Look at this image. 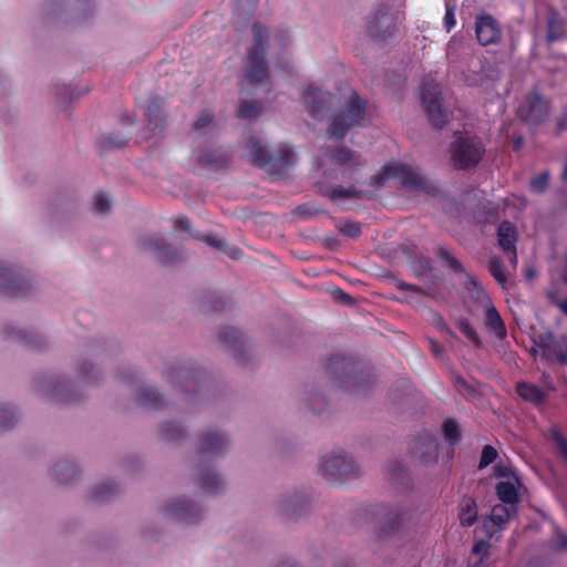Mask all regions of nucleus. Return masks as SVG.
I'll return each mask as SVG.
<instances>
[{"label":"nucleus","mask_w":567,"mask_h":567,"mask_svg":"<svg viewBox=\"0 0 567 567\" xmlns=\"http://www.w3.org/2000/svg\"><path fill=\"white\" fill-rule=\"evenodd\" d=\"M117 347L115 342H111L104 338L95 339L92 342H89L84 349L83 354L85 355H101L111 351L113 348Z\"/></svg>","instance_id":"obj_44"},{"label":"nucleus","mask_w":567,"mask_h":567,"mask_svg":"<svg viewBox=\"0 0 567 567\" xmlns=\"http://www.w3.org/2000/svg\"><path fill=\"white\" fill-rule=\"evenodd\" d=\"M421 102L424 113L435 128H442L449 122V112L443 105L441 87L437 83L425 82L421 90Z\"/></svg>","instance_id":"obj_11"},{"label":"nucleus","mask_w":567,"mask_h":567,"mask_svg":"<svg viewBox=\"0 0 567 567\" xmlns=\"http://www.w3.org/2000/svg\"><path fill=\"white\" fill-rule=\"evenodd\" d=\"M195 483L205 493L213 496L224 493L227 487L224 476L212 465H204L197 468Z\"/></svg>","instance_id":"obj_22"},{"label":"nucleus","mask_w":567,"mask_h":567,"mask_svg":"<svg viewBox=\"0 0 567 567\" xmlns=\"http://www.w3.org/2000/svg\"><path fill=\"white\" fill-rule=\"evenodd\" d=\"M553 439L555 441L558 454L567 464V440L558 431H554Z\"/></svg>","instance_id":"obj_60"},{"label":"nucleus","mask_w":567,"mask_h":567,"mask_svg":"<svg viewBox=\"0 0 567 567\" xmlns=\"http://www.w3.org/2000/svg\"><path fill=\"white\" fill-rule=\"evenodd\" d=\"M45 7L48 14L53 18L70 17L84 20L93 12L90 0H48Z\"/></svg>","instance_id":"obj_18"},{"label":"nucleus","mask_w":567,"mask_h":567,"mask_svg":"<svg viewBox=\"0 0 567 567\" xmlns=\"http://www.w3.org/2000/svg\"><path fill=\"white\" fill-rule=\"evenodd\" d=\"M127 141L128 138L125 136L107 135L102 137L101 145L106 150L122 148L126 145Z\"/></svg>","instance_id":"obj_56"},{"label":"nucleus","mask_w":567,"mask_h":567,"mask_svg":"<svg viewBox=\"0 0 567 567\" xmlns=\"http://www.w3.org/2000/svg\"><path fill=\"white\" fill-rule=\"evenodd\" d=\"M228 162V155L219 151H203L198 156V163L204 167L220 168Z\"/></svg>","instance_id":"obj_38"},{"label":"nucleus","mask_w":567,"mask_h":567,"mask_svg":"<svg viewBox=\"0 0 567 567\" xmlns=\"http://www.w3.org/2000/svg\"><path fill=\"white\" fill-rule=\"evenodd\" d=\"M137 244L142 251L163 265H174L185 259L183 251L174 249L165 238L154 234L141 236Z\"/></svg>","instance_id":"obj_12"},{"label":"nucleus","mask_w":567,"mask_h":567,"mask_svg":"<svg viewBox=\"0 0 567 567\" xmlns=\"http://www.w3.org/2000/svg\"><path fill=\"white\" fill-rule=\"evenodd\" d=\"M440 453V445L434 436L422 437L414 450L415 456L424 464L436 462Z\"/></svg>","instance_id":"obj_29"},{"label":"nucleus","mask_w":567,"mask_h":567,"mask_svg":"<svg viewBox=\"0 0 567 567\" xmlns=\"http://www.w3.org/2000/svg\"><path fill=\"white\" fill-rule=\"evenodd\" d=\"M517 392L519 396H522L524 400L536 404L543 403L546 398L542 389L534 384L525 382L517 384Z\"/></svg>","instance_id":"obj_42"},{"label":"nucleus","mask_w":567,"mask_h":567,"mask_svg":"<svg viewBox=\"0 0 567 567\" xmlns=\"http://www.w3.org/2000/svg\"><path fill=\"white\" fill-rule=\"evenodd\" d=\"M414 508L410 504H398L385 515L380 528V538L396 533L401 526L411 519Z\"/></svg>","instance_id":"obj_23"},{"label":"nucleus","mask_w":567,"mask_h":567,"mask_svg":"<svg viewBox=\"0 0 567 567\" xmlns=\"http://www.w3.org/2000/svg\"><path fill=\"white\" fill-rule=\"evenodd\" d=\"M546 355H554L560 364L567 363V339L556 338L545 352Z\"/></svg>","instance_id":"obj_47"},{"label":"nucleus","mask_w":567,"mask_h":567,"mask_svg":"<svg viewBox=\"0 0 567 567\" xmlns=\"http://www.w3.org/2000/svg\"><path fill=\"white\" fill-rule=\"evenodd\" d=\"M460 522L462 526H472L477 518L476 503L473 498H463L460 504Z\"/></svg>","instance_id":"obj_40"},{"label":"nucleus","mask_w":567,"mask_h":567,"mask_svg":"<svg viewBox=\"0 0 567 567\" xmlns=\"http://www.w3.org/2000/svg\"><path fill=\"white\" fill-rule=\"evenodd\" d=\"M468 281L472 285L470 292L474 299H476L483 307H485L488 302H492L485 290L480 287L475 280L468 278Z\"/></svg>","instance_id":"obj_57"},{"label":"nucleus","mask_w":567,"mask_h":567,"mask_svg":"<svg viewBox=\"0 0 567 567\" xmlns=\"http://www.w3.org/2000/svg\"><path fill=\"white\" fill-rule=\"evenodd\" d=\"M338 228L341 234L349 236L351 238H357L361 235V225L355 221H343L338 226Z\"/></svg>","instance_id":"obj_55"},{"label":"nucleus","mask_w":567,"mask_h":567,"mask_svg":"<svg viewBox=\"0 0 567 567\" xmlns=\"http://www.w3.org/2000/svg\"><path fill=\"white\" fill-rule=\"evenodd\" d=\"M254 44L248 50L243 66L244 80L251 85H267L268 70L266 64V44L268 42V30L255 23L252 27Z\"/></svg>","instance_id":"obj_3"},{"label":"nucleus","mask_w":567,"mask_h":567,"mask_svg":"<svg viewBox=\"0 0 567 567\" xmlns=\"http://www.w3.org/2000/svg\"><path fill=\"white\" fill-rule=\"evenodd\" d=\"M19 419L20 414L14 405L0 403V432L12 430Z\"/></svg>","instance_id":"obj_37"},{"label":"nucleus","mask_w":567,"mask_h":567,"mask_svg":"<svg viewBox=\"0 0 567 567\" xmlns=\"http://www.w3.org/2000/svg\"><path fill=\"white\" fill-rule=\"evenodd\" d=\"M566 22L557 12H550L547 18L546 42L550 45L555 41L564 38Z\"/></svg>","instance_id":"obj_34"},{"label":"nucleus","mask_w":567,"mask_h":567,"mask_svg":"<svg viewBox=\"0 0 567 567\" xmlns=\"http://www.w3.org/2000/svg\"><path fill=\"white\" fill-rule=\"evenodd\" d=\"M362 473L360 464L351 455L343 452L333 453L322 458L318 465V474L329 482L357 478Z\"/></svg>","instance_id":"obj_8"},{"label":"nucleus","mask_w":567,"mask_h":567,"mask_svg":"<svg viewBox=\"0 0 567 567\" xmlns=\"http://www.w3.org/2000/svg\"><path fill=\"white\" fill-rule=\"evenodd\" d=\"M32 286L20 272L0 265V291L10 297H23L30 293Z\"/></svg>","instance_id":"obj_21"},{"label":"nucleus","mask_w":567,"mask_h":567,"mask_svg":"<svg viewBox=\"0 0 567 567\" xmlns=\"http://www.w3.org/2000/svg\"><path fill=\"white\" fill-rule=\"evenodd\" d=\"M231 443V436L228 432L213 427L203 431L198 440L197 450L200 454L217 458L228 452Z\"/></svg>","instance_id":"obj_17"},{"label":"nucleus","mask_w":567,"mask_h":567,"mask_svg":"<svg viewBox=\"0 0 567 567\" xmlns=\"http://www.w3.org/2000/svg\"><path fill=\"white\" fill-rule=\"evenodd\" d=\"M102 375V371L100 367L95 363L89 361L87 359H82L76 364V379L82 383H95L99 381Z\"/></svg>","instance_id":"obj_32"},{"label":"nucleus","mask_w":567,"mask_h":567,"mask_svg":"<svg viewBox=\"0 0 567 567\" xmlns=\"http://www.w3.org/2000/svg\"><path fill=\"white\" fill-rule=\"evenodd\" d=\"M217 341L238 363L246 364L251 359V349L247 338L234 327H221L217 331Z\"/></svg>","instance_id":"obj_13"},{"label":"nucleus","mask_w":567,"mask_h":567,"mask_svg":"<svg viewBox=\"0 0 567 567\" xmlns=\"http://www.w3.org/2000/svg\"><path fill=\"white\" fill-rule=\"evenodd\" d=\"M305 404L315 414H320L323 412L327 401L324 395L319 392H308L305 398Z\"/></svg>","instance_id":"obj_50"},{"label":"nucleus","mask_w":567,"mask_h":567,"mask_svg":"<svg viewBox=\"0 0 567 567\" xmlns=\"http://www.w3.org/2000/svg\"><path fill=\"white\" fill-rule=\"evenodd\" d=\"M303 103L308 113L316 120H323L333 106L340 103L337 95L323 91L316 85H309L303 93Z\"/></svg>","instance_id":"obj_15"},{"label":"nucleus","mask_w":567,"mask_h":567,"mask_svg":"<svg viewBox=\"0 0 567 567\" xmlns=\"http://www.w3.org/2000/svg\"><path fill=\"white\" fill-rule=\"evenodd\" d=\"M220 251H224L227 256H229L234 260H238L243 257V251L240 248L229 245L226 241L223 243V247L220 248Z\"/></svg>","instance_id":"obj_62"},{"label":"nucleus","mask_w":567,"mask_h":567,"mask_svg":"<svg viewBox=\"0 0 567 567\" xmlns=\"http://www.w3.org/2000/svg\"><path fill=\"white\" fill-rule=\"evenodd\" d=\"M487 267L493 276V278L497 281V284L503 288L507 289L508 286V277L505 270V265L499 256H491L487 261Z\"/></svg>","instance_id":"obj_39"},{"label":"nucleus","mask_w":567,"mask_h":567,"mask_svg":"<svg viewBox=\"0 0 567 567\" xmlns=\"http://www.w3.org/2000/svg\"><path fill=\"white\" fill-rule=\"evenodd\" d=\"M436 256L455 274H463L464 268L462 264L446 249L445 247H439L436 249Z\"/></svg>","instance_id":"obj_49"},{"label":"nucleus","mask_w":567,"mask_h":567,"mask_svg":"<svg viewBox=\"0 0 567 567\" xmlns=\"http://www.w3.org/2000/svg\"><path fill=\"white\" fill-rule=\"evenodd\" d=\"M262 105L260 102L241 101L237 107V115L240 118H256L261 113Z\"/></svg>","instance_id":"obj_48"},{"label":"nucleus","mask_w":567,"mask_h":567,"mask_svg":"<svg viewBox=\"0 0 567 567\" xmlns=\"http://www.w3.org/2000/svg\"><path fill=\"white\" fill-rule=\"evenodd\" d=\"M369 34L375 40L385 41L396 31V17L389 4L381 3L367 17Z\"/></svg>","instance_id":"obj_14"},{"label":"nucleus","mask_w":567,"mask_h":567,"mask_svg":"<svg viewBox=\"0 0 567 567\" xmlns=\"http://www.w3.org/2000/svg\"><path fill=\"white\" fill-rule=\"evenodd\" d=\"M33 389L40 396L59 403H72L81 395L80 386L62 374H43L33 381Z\"/></svg>","instance_id":"obj_5"},{"label":"nucleus","mask_w":567,"mask_h":567,"mask_svg":"<svg viewBox=\"0 0 567 567\" xmlns=\"http://www.w3.org/2000/svg\"><path fill=\"white\" fill-rule=\"evenodd\" d=\"M324 158L342 168V176L351 174V178L357 174V167L364 165L361 154L346 146L328 147L324 152Z\"/></svg>","instance_id":"obj_20"},{"label":"nucleus","mask_w":567,"mask_h":567,"mask_svg":"<svg viewBox=\"0 0 567 567\" xmlns=\"http://www.w3.org/2000/svg\"><path fill=\"white\" fill-rule=\"evenodd\" d=\"M392 175L411 190L431 193L432 186L419 168H413L405 164H399L393 167Z\"/></svg>","instance_id":"obj_24"},{"label":"nucleus","mask_w":567,"mask_h":567,"mask_svg":"<svg viewBox=\"0 0 567 567\" xmlns=\"http://www.w3.org/2000/svg\"><path fill=\"white\" fill-rule=\"evenodd\" d=\"M549 103L539 93L528 94L518 106L517 114L519 118L528 124L538 125L547 116Z\"/></svg>","instance_id":"obj_19"},{"label":"nucleus","mask_w":567,"mask_h":567,"mask_svg":"<svg viewBox=\"0 0 567 567\" xmlns=\"http://www.w3.org/2000/svg\"><path fill=\"white\" fill-rule=\"evenodd\" d=\"M81 475L76 463L70 460H59L51 468V477L56 484L69 485L75 482Z\"/></svg>","instance_id":"obj_28"},{"label":"nucleus","mask_w":567,"mask_h":567,"mask_svg":"<svg viewBox=\"0 0 567 567\" xmlns=\"http://www.w3.org/2000/svg\"><path fill=\"white\" fill-rule=\"evenodd\" d=\"M112 204L110 197L99 192L94 195L93 198V209L97 214H107L111 210Z\"/></svg>","instance_id":"obj_53"},{"label":"nucleus","mask_w":567,"mask_h":567,"mask_svg":"<svg viewBox=\"0 0 567 567\" xmlns=\"http://www.w3.org/2000/svg\"><path fill=\"white\" fill-rule=\"evenodd\" d=\"M127 382L134 388L137 404L147 410H164L173 404L156 386L137 380L135 374L130 373Z\"/></svg>","instance_id":"obj_16"},{"label":"nucleus","mask_w":567,"mask_h":567,"mask_svg":"<svg viewBox=\"0 0 567 567\" xmlns=\"http://www.w3.org/2000/svg\"><path fill=\"white\" fill-rule=\"evenodd\" d=\"M496 493L504 504L516 507L518 495L514 484L511 482H498L496 484Z\"/></svg>","instance_id":"obj_43"},{"label":"nucleus","mask_w":567,"mask_h":567,"mask_svg":"<svg viewBox=\"0 0 567 567\" xmlns=\"http://www.w3.org/2000/svg\"><path fill=\"white\" fill-rule=\"evenodd\" d=\"M312 499L309 493L301 489H290L280 494L274 504L277 516L286 522H297L311 512Z\"/></svg>","instance_id":"obj_6"},{"label":"nucleus","mask_w":567,"mask_h":567,"mask_svg":"<svg viewBox=\"0 0 567 567\" xmlns=\"http://www.w3.org/2000/svg\"><path fill=\"white\" fill-rule=\"evenodd\" d=\"M567 130V107L563 109L561 113L556 118L557 134Z\"/></svg>","instance_id":"obj_64"},{"label":"nucleus","mask_w":567,"mask_h":567,"mask_svg":"<svg viewBox=\"0 0 567 567\" xmlns=\"http://www.w3.org/2000/svg\"><path fill=\"white\" fill-rule=\"evenodd\" d=\"M186 435L185 429L175 421L163 422L159 426V436L169 443H177Z\"/></svg>","instance_id":"obj_36"},{"label":"nucleus","mask_w":567,"mask_h":567,"mask_svg":"<svg viewBox=\"0 0 567 567\" xmlns=\"http://www.w3.org/2000/svg\"><path fill=\"white\" fill-rule=\"evenodd\" d=\"M195 238L204 241L208 246H210L215 249H218V250H220V248L223 247V243H224V240L218 239L217 237H215L213 235H197V236H195Z\"/></svg>","instance_id":"obj_63"},{"label":"nucleus","mask_w":567,"mask_h":567,"mask_svg":"<svg viewBox=\"0 0 567 567\" xmlns=\"http://www.w3.org/2000/svg\"><path fill=\"white\" fill-rule=\"evenodd\" d=\"M159 512L164 518L184 525H196L205 518L204 508L187 496L166 499Z\"/></svg>","instance_id":"obj_7"},{"label":"nucleus","mask_w":567,"mask_h":567,"mask_svg":"<svg viewBox=\"0 0 567 567\" xmlns=\"http://www.w3.org/2000/svg\"><path fill=\"white\" fill-rule=\"evenodd\" d=\"M214 115L210 112H204L194 123V130L198 134H204L205 130L213 123Z\"/></svg>","instance_id":"obj_59"},{"label":"nucleus","mask_w":567,"mask_h":567,"mask_svg":"<svg viewBox=\"0 0 567 567\" xmlns=\"http://www.w3.org/2000/svg\"><path fill=\"white\" fill-rule=\"evenodd\" d=\"M452 164L457 169L475 167L485 153V146L476 136L455 135L450 147Z\"/></svg>","instance_id":"obj_9"},{"label":"nucleus","mask_w":567,"mask_h":567,"mask_svg":"<svg viewBox=\"0 0 567 567\" xmlns=\"http://www.w3.org/2000/svg\"><path fill=\"white\" fill-rule=\"evenodd\" d=\"M497 241L504 251H513L516 248L517 233L509 221H502L497 228Z\"/></svg>","instance_id":"obj_31"},{"label":"nucleus","mask_w":567,"mask_h":567,"mask_svg":"<svg viewBox=\"0 0 567 567\" xmlns=\"http://www.w3.org/2000/svg\"><path fill=\"white\" fill-rule=\"evenodd\" d=\"M123 493V486L115 481H104L92 486L87 498L96 504H104L114 501Z\"/></svg>","instance_id":"obj_27"},{"label":"nucleus","mask_w":567,"mask_h":567,"mask_svg":"<svg viewBox=\"0 0 567 567\" xmlns=\"http://www.w3.org/2000/svg\"><path fill=\"white\" fill-rule=\"evenodd\" d=\"M384 473L392 484L399 486L408 485V472L401 462L396 460L389 461L384 466Z\"/></svg>","instance_id":"obj_35"},{"label":"nucleus","mask_w":567,"mask_h":567,"mask_svg":"<svg viewBox=\"0 0 567 567\" xmlns=\"http://www.w3.org/2000/svg\"><path fill=\"white\" fill-rule=\"evenodd\" d=\"M2 333L6 339L24 342L28 347L35 350L44 349L49 344L44 336L34 331H25L11 323L3 327Z\"/></svg>","instance_id":"obj_26"},{"label":"nucleus","mask_w":567,"mask_h":567,"mask_svg":"<svg viewBox=\"0 0 567 567\" xmlns=\"http://www.w3.org/2000/svg\"><path fill=\"white\" fill-rule=\"evenodd\" d=\"M456 326H457V329L467 339H470L475 346H477V347L482 346L481 338L478 337L477 332L475 331V329L472 327V324L470 323V321L467 319L463 318V319L458 320Z\"/></svg>","instance_id":"obj_52"},{"label":"nucleus","mask_w":567,"mask_h":567,"mask_svg":"<svg viewBox=\"0 0 567 567\" xmlns=\"http://www.w3.org/2000/svg\"><path fill=\"white\" fill-rule=\"evenodd\" d=\"M442 430L444 439L451 446L456 445L461 441V431L455 419L445 420Z\"/></svg>","instance_id":"obj_46"},{"label":"nucleus","mask_w":567,"mask_h":567,"mask_svg":"<svg viewBox=\"0 0 567 567\" xmlns=\"http://www.w3.org/2000/svg\"><path fill=\"white\" fill-rule=\"evenodd\" d=\"M320 193L327 196L334 203L348 200L350 198H362L364 192L358 189L355 186H322Z\"/></svg>","instance_id":"obj_30"},{"label":"nucleus","mask_w":567,"mask_h":567,"mask_svg":"<svg viewBox=\"0 0 567 567\" xmlns=\"http://www.w3.org/2000/svg\"><path fill=\"white\" fill-rule=\"evenodd\" d=\"M364 120L365 102L358 94L353 93L331 117L327 133L331 138L341 140L350 128L362 125Z\"/></svg>","instance_id":"obj_4"},{"label":"nucleus","mask_w":567,"mask_h":567,"mask_svg":"<svg viewBox=\"0 0 567 567\" xmlns=\"http://www.w3.org/2000/svg\"><path fill=\"white\" fill-rule=\"evenodd\" d=\"M329 370L340 386L352 391L369 381V373L359 362L344 357H333L329 361Z\"/></svg>","instance_id":"obj_10"},{"label":"nucleus","mask_w":567,"mask_h":567,"mask_svg":"<svg viewBox=\"0 0 567 567\" xmlns=\"http://www.w3.org/2000/svg\"><path fill=\"white\" fill-rule=\"evenodd\" d=\"M164 379L179 393V402L174 404L182 411H190L207 396L209 390L206 370L190 360L169 367L164 372Z\"/></svg>","instance_id":"obj_1"},{"label":"nucleus","mask_w":567,"mask_h":567,"mask_svg":"<svg viewBox=\"0 0 567 567\" xmlns=\"http://www.w3.org/2000/svg\"><path fill=\"white\" fill-rule=\"evenodd\" d=\"M475 33L482 45L497 43L502 38V29L491 14H483L476 18Z\"/></svg>","instance_id":"obj_25"},{"label":"nucleus","mask_w":567,"mask_h":567,"mask_svg":"<svg viewBox=\"0 0 567 567\" xmlns=\"http://www.w3.org/2000/svg\"><path fill=\"white\" fill-rule=\"evenodd\" d=\"M497 455H498L497 451L493 446L485 445L483 447V451L481 454L478 468L483 470V468L487 467L489 464H492L496 460Z\"/></svg>","instance_id":"obj_58"},{"label":"nucleus","mask_w":567,"mask_h":567,"mask_svg":"<svg viewBox=\"0 0 567 567\" xmlns=\"http://www.w3.org/2000/svg\"><path fill=\"white\" fill-rule=\"evenodd\" d=\"M549 172L545 171L534 176L529 182V189L535 194H544L549 186Z\"/></svg>","instance_id":"obj_51"},{"label":"nucleus","mask_w":567,"mask_h":567,"mask_svg":"<svg viewBox=\"0 0 567 567\" xmlns=\"http://www.w3.org/2000/svg\"><path fill=\"white\" fill-rule=\"evenodd\" d=\"M489 547L491 545L487 540L482 539L476 542L472 548L470 560L477 558L486 560L489 556Z\"/></svg>","instance_id":"obj_54"},{"label":"nucleus","mask_w":567,"mask_h":567,"mask_svg":"<svg viewBox=\"0 0 567 567\" xmlns=\"http://www.w3.org/2000/svg\"><path fill=\"white\" fill-rule=\"evenodd\" d=\"M514 512L515 507H508L505 504L494 505L491 512V520L494 525L502 527L511 519Z\"/></svg>","instance_id":"obj_45"},{"label":"nucleus","mask_w":567,"mask_h":567,"mask_svg":"<svg viewBox=\"0 0 567 567\" xmlns=\"http://www.w3.org/2000/svg\"><path fill=\"white\" fill-rule=\"evenodd\" d=\"M164 100L162 97L155 96L151 99L148 105L146 107V117L150 124H153L155 127H158L164 121Z\"/></svg>","instance_id":"obj_41"},{"label":"nucleus","mask_w":567,"mask_h":567,"mask_svg":"<svg viewBox=\"0 0 567 567\" xmlns=\"http://www.w3.org/2000/svg\"><path fill=\"white\" fill-rule=\"evenodd\" d=\"M485 326L487 329L493 331L495 336L499 339H503L506 337V328L504 324L503 319L501 318V315L496 310V308L493 306L492 302H488L485 307Z\"/></svg>","instance_id":"obj_33"},{"label":"nucleus","mask_w":567,"mask_h":567,"mask_svg":"<svg viewBox=\"0 0 567 567\" xmlns=\"http://www.w3.org/2000/svg\"><path fill=\"white\" fill-rule=\"evenodd\" d=\"M556 340V337L553 332H543V333H539L537 336V340H536V343L538 347H540L542 349H544V351L546 352L547 349L550 347V344Z\"/></svg>","instance_id":"obj_61"},{"label":"nucleus","mask_w":567,"mask_h":567,"mask_svg":"<svg viewBox=\"0 0 567 567\" xmlns=\"http://www.w3.org/2000/svg\"><path fill=\"white\" fill-rule=\"evenodd\" d=\"M246 150L256 165L276 176L285 174L297 162L296 153L290 145H280L277 151L269 154L261 142L254 136L248 140Z\"/></svg>","instance_id":"obj_2"}]
</instances>
